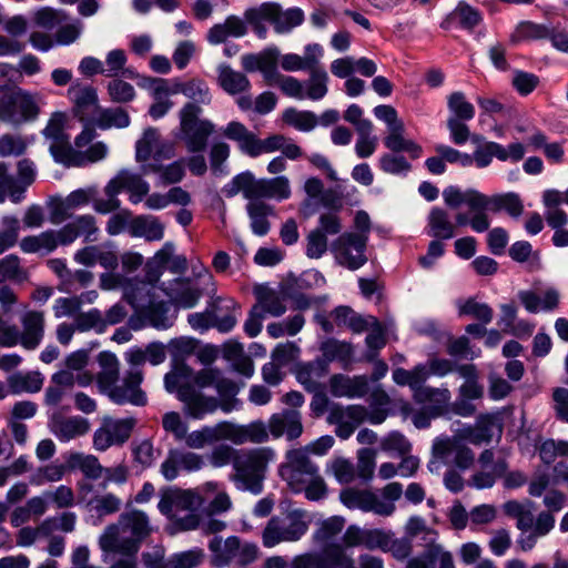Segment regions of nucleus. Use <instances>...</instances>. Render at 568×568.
<instances>
[{
  "label": "nucleus",
  "instance_id": "1",
  "mask_svg": "<svg viewBox=\"0 0 568 568\" xmlns=\"http://www.w3.org/2000/svg\"><path fill=\"white\" fill-rule=\"evenodd\" d=\"M150 532L151 526L146 514L133 509L122 513L118 523L105 527L99 538V545L105 552L132 555L138 551L141 540Z\"/></svg>",
  "mask_w": 568,
  "mask_h": 568
},
{
  "label": "nucleus",
  "instance_id": "2",
  "mask_svg": "<svg viewBox=\"0 0 568 568\" xmlns=\"http://www.w3.org/2000/svg\"><path fill=\"white\" fill-rule=\"evenodd\" d=\"M98 359L101 366V371L98 373V384L102 392H105L118 404L130 402L134 405H143L145 403L144 394L139 387L142 382L140 371L129 372L123 385L115 386L120 374L116 356L109 352H102Z\"/></svg>",
  "mask_w": 568,
  "mask_h": 568
},
{
  "label": "nucleus",
  "instance_id": "3",
  "mask_svg": "<svg viewBox=\"0 0 568 568\" xmlns=\"http://www.w3.org/2000/svg\"><path fill=\"white\" fill-rule=\"evenodd\" d=\"M223 192L227 197L242 194L246 200L277 199L286 200L291 196L290 180L284 176L273 179H256L255 175L245 171L235 175L224 187Z\"/></svg>",
  "mask_w": 568,
  "mask_h": 568
},
{
  "label": "nucleus",
  "instance_id": "4",
  "mask_svg": "<svg viewBox=\"0 0 568 568\" xmlns=\"http://www.w3.org/2000/svg\"><path fill=\"white\" fill-rule=\"evenodd\" d=\"M272 455V450L267 448L253 449L235 455L233 459L235 469L233 480L243 489L260 493L264 471Z\"/></svg>",
  "mask_w": 568,
  "mask_h": 568
},
{
  "label": "nucleus",
  "instance_id": "5",
  "mask_svg": "<svg viewBox=\"0 0 568 568\" xmlns=\"http://www.w3.org/2000/svg\"><path fill=\"white\" fill-rule=\"evenodd\" d=\"M201 114L193 105H183L179 112L181 140L192 153L205 150L209 138L215 131V125L210 120L201 119Z\"/></svg>",
  "mask_w": 568,
  "mask_h": 568
},
{
  "label": "nucleus",
  "instance_id": "6",
  "mask_svg": "<svg viewBox=\"0 0 568 568\" xmlns=\"http://www.w3.org/2000/svg\"><path fill=\"white\" fill-rule=\"evenodd\" d=\"M307 530L304 514L300 510L287 513L284 517H273L263 530V544L274 547L283 541H296Z\"/></svg>",
  "mask_w": 568,
  "mask_h": 568
},
{
  "label": "nucleus",
  "instance_id": "7",
  "mask_svg": "<svg viewBox=\"0 0 568 568\" xmlns=\"http://www.w3.org/2000/svg\"><path fill=\"white\" fill-rule=\"evenodd\" d=\"M368 236L345 232L332 242L331 251L337 264L348 270H357L367 262L365 250Z\"/></svg>",
  "mask_w": 568,
  "mask_h": 568
},
{
  "label": "nucleus",
  "instance_id": "8",
  "mask_svg": "<svg viewBox=\"0 0 568 568\" xmlns=\"http://www.w3.org/2000/svg\"><path fill=\"white\" fill-rule=\"evenodd\" d=\"M318 473V467L307 456L305 449H291L286 453V462L281 466L280 474L294 491H302L307 481Z\"/></svg>",
  "mask_w": 568,
  "mask_h": 568
},
{
  "label": "nucleus",
  "instance_id": "9",
  "mask_svg": "<svg viewBox=\"0 0 568 568\" xmlns=\"http://www.w3.org/2000/svg\"><path fill=\"white\" fill-rule=\"evenodd\" d=\"M134 425L133 418L113 419L104 416L100 427L93 434L94 449L104 452L113 445H122L129 439Z\"/></svg>",
  "mask_w": 568,
  "mask_h": 568
},
{
  "label": "nucleus",
  "instance_id": "10",
  "mask_svg": "<svg viewBox=\"0 0 568 568\" xmlns=\"http://www.w3.org/2000/svg\"><path fill=\"white\" fill-rule=\"evenodd\" d=\"M339 498L347 508L373 511L383 517L392 516L396 509L395 504L382 500V498L369 490L346 488L341 491Z\"/></svg>",
  "mask_w": 568,
  "mask_h": 568
},
{
  "label": "nucleus",
  "instance_id": "11",
  "mask_svg": "<svg viewBox=\"0 0 568 568\" xmlns=\"http://www.w3.org/2000/svg\"><path fill=\"white\" fill-rule=\"evenodd\" d=\"M139 79V87L148 90L153 99V103L149 109L150 115L153 119L164 116L173 106L170 97L176 93L174 91V82L170 84L166 79L152 77H140Z\"/></svg>",
  "mask_w": 568,
  "mask_h": 568
},
{
  "label": "nucleus",
  "instance_id": "12",
  "mask_svg": "<svg viewBox=\"0 0 568 568\" xmlns=\"http://www.w3.org/2000/svg\"><path fill=\"white\" fill-rule=\"evenodd\" d=\"M202 503V497L193 490L170 488L162 491L158 507L163 515L173 519L180 511H195Z\"/></svg>",
  "mask_w": 568,
  "mask_h": 568
},
{
  "label": "nucleus",
  "instance_id": "13",
  "mask_svg": "<svg viewBox=\"0 0 568 568\" xmlns=\"http://www.w3.org/2000/svg\"><path fill=\"white\" fill-rule=\"evenodd\" d=\"M368 410L362 405H349L342 407L335 405L331 408L327 422L336 425V435L342 439H347L363 422L366 420Z\"/></svg>",
  "mask_w": 568,
  "mask_h": 568
},
{
  "label": "nucleus",
  "instance_id": "14",
  "mask_svg": "<svg viewBox=\"0 0 568 568\" xmlns=\"http://www.w3.org/2000/svg\"><path fill=\"white\" fill-rule=\"evenodd\" d=\"M405 568H455L453 554L436 538H425L424 550L409 558Z\"/></svg>",
  "mask_w": 568,
  "mask_h": 568
},
{
  "label": "nucleus",
  "instance_id": "15",
  "mask_svg": "<svg viewBox=\"0 0 568 568\" xmlns=\"http://www.w3.org/2000/svg\"><path fill=\"white\" fill-rule=\"evenodd\" d=\"M179 399L183 403V412L191 418L201 419L206 414L219 408V399L206 396L194 385H182L179 388Z\"/></svg>",
  "mask_w": 568,
  "mask_h": 568
},
{
  "label": "nucleus",
  "instance_id": "16",
  "mask_svg": "<svg viewBox=\"0 0 568 568\" xmlns=\"http://www.w3.org/2000/svg\"><path fill=\"white\" fill-rule=\"evenodd\" d=\"M122 190L130 193V200L132 203H139L149 193V184L141 178V175L128 170H121L108 182L104 187V193L118 195Z\"/></svg>",
  "mask_w": 568,
  "mask_h": 568
},
{
  "label": "nucleus",
  "instance_id": "17",
  "mask_svg": "<svg viewBox=\"0 0 568 568\" xmlns=\"http://www.w3.org/2000/svg\"><path fill=\"white\" fill-rule=\"evenodd\" d=\"M19 344L26 349H36L43 339L45 318L41 311H27L20 317Z\"/></svg>",
  "mask_w": 568,
  "mask_h": 568
},
{
  "label": "nucleus",
  "instance_id": "18",
  "mask_svg": "<svg viewBox=\"0 0 568 568\" xmlns=\"http://www.w3.org/2000/svg\"><path fill=\"white\" fill-rule=\"evenodd\" d=\"M90 422L81 416L54 415L51 422L52 433L61 440L69 442L90 432Z\"/></svg>",
  "mask_w": 568,
  "mask_h": 568
},
{
  "label": "nucleus",
  "instance_id": "19",
  "mask_svg": "<svg viewBox=\"0 0 568 568\" xmlns=\"http://www.w3.org/2000/svg\"><path fill=\"white\" fill-rule=\"evenodd\" d=\"M68 95L73 102V113L84 121L87 116L98 112V93L90 85L73 84L68 90Z\"/></svg>",
  "mask_w": 568,
  "mask_h": 568
},
{
  "label": "nucleus",
  "instance_id": "20",
  "mask_svg": "<svg viewBox=\"0 0 568 568\" xmlns=\"http://www.w3.org/2000/svg\"><path fill=\"white\" fill-rule=\"evenodd\" d=\"M174 91L183 94L189 100L184 105L196 106L199 113H202L203 106L209 105L212 101L209 85L200 79L174 81Z\"/></svg>",
  "mask_w": 568,
  "mask_h": 568
},
{
  "label": "nucleus",
  "instance_id": "21",
  "mask_svg": "<svg viewBox=\"0 0 568 568\" xmlns=\"http://www.w3.org/2000/svg\"><path fill=\"white\" fill-rule=\"evenodd\" d=\"M268 428L274 437L286 434L288 439H295L303 433L301 414L294 409H285L270 418Z\"/></svg>",
  "mask_w": 568,
  "mask_h": 568
},
{
  "label": "nucleus",
  "instance_id": "22",
  "mask_svg": "<svg viewBox=\"0 0 568 568\" xmlns=\"http://www.w3.org/2000/svg\"><path fill=\"white\" fill-rule=\"evenodd\" d=\"M225 423V439L236 445L246 442L263 443L268 438V433L262 422L252 423L245 426L236 425L230 422Z\"/></svg>",
  "mask_w": 568,
  "mask_h": 568
},
{
  "label": "nucleus",
  "instance_id": "23",
  "mask_svg": "<svg viewBox=\"0 0 568 568\" xmlns=\"http://www.w3.org/2000/svg\"><path fill=\"white\" fill-rule=\"evenodd\" d=\"M329 387L335 397H363L368 390V379L364 375L349 377L337 374L331 377Z\"/></svg>",
  "mask_w": 568,
  "mask_h": 568
},
{
  "label": "nucleus",
  "instance_id": "24",
  "mask_svg": "<svg viewBox=\"0 0 568 568\" xmlns=\"http://www.w3.org/2000/svg\"><path fill=\"white\" fill-rule=\"evenodd\" d=\"M240 548V539L235 536H231L226 539H222L220 537L213 538L209 544V549L212 552V566L221 568L229 565L239 554Z\"/></svg>",
  "mask_w": 568,
  "mask_h": 568
},
{
  "label": "nucleus",
  "instance_id": "25",
  "mask_svg": "<svg viewBox=\"0 0 568 568\" xmlns=\"http://www.w3.org/2000/svg\"><path fill=\"white\" fill-rule=\"evenodd\" d=\"M164 291L174 305L183 308L195 306L202 296V291L192 286L187 280H175Z\"/></svg>",
  "mask_w": 568,
  "mask_h": 568
},
{
  "label": "nucleus",
  "instance_id": "26",
  "mask_svg": "<svg viewBox=\"0 0 568 568\" xmlns=\"http://www.w3.org/2000/svg\"><path fill=\"white\" fill-rule=\"evenodd\" d=\"M321 47L311 44L305 48V55L301 57L295 53H287L280 57V64L284 71L295 72L300 70H311L318 65Z\"/></svg>",
  "mask_w": 568,
  "mask_h": 568
},
{
  "label": "nucleus",
  "instance_id": "27",
  "mask_svg": "<svg viewBox=\"0 0 568 568\" xmlns=\"http://www.w3.org/2000/svg\"><path fill=\"white\" fill-rule=\"evenodd\" d=\"M256 296V304L254 305L264 316L270 314L274 317L282 316L286 312L284 300L274 290L265 286L257 285L254 287Z\"/></svg>",
  "mask_w": 568,
  "mask_h": 568
},
{
  "label": "nucleus",
  "instance_id": "28",
  "mask_svg": "<svg viewBox=\"0 0 568 568\" xmlns=\"http://www.w3.org/2000/svg\"><path fill=\"white\" fill-rule=\"evenodd\" d=\"M164 224L152 215H139L130 221L132 236L144 237L146 241H160L164 236Z\"/></svg>",
  "mask_w": 568,
  "mask_h": 568
},
{
  "label": "nucleus",
  "instance_id": "29",
  "mask_svg": "<svg viewBox=\"0 0 568 568\" xmlns=\"http://www.w3.org/2000/svg\"><path fill=\"white\" fill-rule=\"evenodd\" d=\"M75 260L85 266H91L95 263L101 264L106 270H114L118 266L115 253L99 246H88L80 250L75 254Z\"/></svg>",
  "mask_w": 568,
  "mask_h": 568
},
{
  "label": "nucleus",
  "instance_id": "30",
  "mask_svg": "<svg viewBox=\"0 0 568 568\" xmlns=\"http://www.w3.org/2000/svg\"><path fill=\"white\" fill-rule=\"evenodd\" d=\"M190 448L201 449L207 444L225 439V423H219L214 426H206L200 430H194L183 438Z\"/></svg>",
  "mask_w": 568,
  "mask_h": 568
},
{
  "label": "nucleus",
  "instance_id": "31",
  "mask_svg": "<svg viewBox=\"0 0 568 568\" xmlns=\"http://www.w3.org/2000/svg\"><path fill=\"white\" fill-rule=\"evenodd\" d=\"M458 440L456 438H436L432 446V458L428 469L438 473L443 465H450V457L454 455Z\"/></svg>",
  "mask_w": 568,
  "mask_h": 568
},
{
  "label": "nucleus",
  "instance_id": "32",
  "mask_svg": "<svg viewBox=\"0 0 568 568\" xmlns=\"http://www.w3.org/2000/svg\"><path fill=\"white\" fill-rule=\"evenodd\" d=\"M247 214L251 219L252 231L256 235H265L270 230L267 216L273 214V206L258 200H247Z\"/></svg>",
  "mask_w": 568,
  "mask_h": 568
},
{
  "label": "nucleus",
  "instance_id": "33",
  "mask_svg": "<svg viewBox=\"0 0 568 568\" xmlns=\"http://www.w3.org/2000/svg\"><path fill=\"white\" fill-rule=\"evenodd\" d=\"M266 7L273 8L271 22L278 33L288 32L303 22L304 14L301 9H290L283 12L277 3H266Z\"/></svg>",
  "mask_w": 568,
  "mask_h": 568
},
{
  "label": "nucleus",
  "instance_id": "34",
  "mask_svg": "<svg viewBox=\"0 0 568 568\" xmlns=\"http://www.w3.org/2000/svg\"><path fill=\"white\" fill-rule=\"evenodd\" d=\"M68 465L72 469H80L84 476L91 479H99L103 476L104 467L94 455H84L81 453L71 454Z\"/></svg>",
  "mask_w": 568,
  "mask_h": 568
},
{
  "label": "nucleus",
  "instance_id": "35",
  "mask_svg": "<svg viewBox=\"0 0 568 568\" xmlns=\"http://www.w3.org/2000/svg\"><path fill=\"white\" fill-rule=\"evenodd\" d=\"M125 52L120 49L111 50L105 57L104 75L111 78L123 75L130 79H139L140 75L134 71L125 68Z\"/></svg>",
  "mask_w": 568,
  "mask_h": 568
},
{
  "label": "nucleus",
  "instance_id": "36",
  "mask_svg": "<svg viewBox=\"0 0 568 568\" xmlns=\"http://www.w3.org/2000/svg\"><path fill=\"white\" fill-rule=\"evenodd\" d=\"M219 83L230 94H239L250 87L246 75L234 71L227 65L220 67Z\"/></svg>",
  "mask_w": 568,
  "mask_h": 568
},
{
  "label": "nucleus",
  "instance_id": "37",
  "mask_svg": "<svg viewBox=\"0 0 568 568\" xmlns=\"http://www.w3.org/2000/svg\"><path fill=\"white\" fill-rule=\"evenodd\" d=\"M149 286L144 281L136 278L125 280L123 284L124 298L135 308L142 310L149 301Z\"/></svg>",
  "mask_w": 568,
  "mask_h": 568
},
{
  "label": "nucleus",
  "instance_id": "38",
  "mask_svg": "<svg viewBox=\"0 0 568 568\" xmlns=\"http://www.w3.org/2000/svg\"><path fill=\"white\" fill-rule=\"evenodd\" d=\"M89 509L99 518L118 513L122 506V499L112 493L94 495L87 504Z\"/></svg>",
  "mask_w": 568,
  "mask_h": 568
},
{
  "label": "nucleus",
  "instance_id": "39",
  "mask_svg": "<svg viewBox=\"0 0 568 568\" xmlns=\"http://www.w3.org/2000/svg\"><path fill=\"white\" fill-rule=\"evenodd\" d=\"M24 193V187L18 184L17 180L9 174V168L6 163L0 162V203L4 202L7 196L13 203H19Z\"/></svg>",
  "mask_w": 568,
  "mask_h": 568
},
{
  "label": "nucleus",
  "instance_id": "40",
  "mask_svg": "<svg viewBox=\"0 0 568 568\" xmlns=\"http://www.w3.org/2000/svg\"><path fill=\"white\" fill-rule=\"evenodd\" d=\"M43 378L38 372L27 374H13L9 377L8 384L12 393H36L42 387Z\"/></svg>",
  "mask_w": 568,
  "mask_h": 568
},
{
  "label": "nucleus",
  "instance_id": "41",
  "mask_svg": "<svg viewBox=\"0 0 568 568\" xmlns=\"http://www.w3.org/2000/svg\"><path fill=\"white\" fill-rule=\"evenodd\" d=\"M50 152L58 162L68 166H81L84 164V158L71 146L68 138L51 142Z\"/></svg>",
  "mask_w": 568,
  "mask_h": 568
},
{
  "label": "nucleus",
  "instance_id": "42",
  "mask_svg": "<svg viewBox=\"0 0 568 568\" xmlns=\"http://www.w3.org/2000/svg\"><path fill=\"white\" fill-rule=\"evenodd\" d=\"M429 227L430 234L438 239H452L455 234V226L449 221L448 214L438 207H435L429 213Z\"/></svg>",
  "mask_w": 568,
  "mask_h": 568
},
{
  "label": "nucleus",
  "instance_id": "43",
  "mask_svg": "<svg viewBox=\"0 0 568 568\" xmlns=\"http://www.w3.org/2000/svg\"><path fill=\"white\" fill-rule=\"evenodd\" d=\"M54 236L55 231H47L39 235L27 236L21 240L20 247L26 253H49L55 248Z\"/></svg>",
  "mask_w": 568,
  "mask_h": 568
},
{
  "label": "nucleus",
  "instance_id": "44",
  "mask_svg": "<svg viewBox=\"0 0 568 568\" xmlns=\"http://www.w3.org/2000/svg\"><path fill=\"white\" fill-rule=\"evenodd\" d=\"M95 124L101 129L126 128L130 124V116L122 108H110L98 110Z\"/></svg>",
  "mask_w": 568,
  "mask_h": 568
},
{
  "label": "nucleus",
  "instance_id": "45",
  "mask_svg": "<svg viewBox=\"0 0 568 568\" xmlns=\"http://www.w3.org/2000/svg\"><path fill=\"white\" fill-rule=\"evenodd\" d=\"M333 316L337 325L347 326L355 333H361L367 329L371 325V317L365 320L347 306L337 307L333 312Z\"/></svg>",
  "mask_w": 568,
  "mask_h": 568
},
{
  "label": "nucleus",
  "instance_id": "46",
  "mask_svg": "<svg viewBox=\"0 0 568 568\" xmlns=\"http://www.w3.org/2000/svg\"><path fill=\"white\" fill-rule=\"evenodd\" d=\"M223 135L230 140L236 141L240 149L247 155L251 154L255 135L250 132L242 123L232 121L223 130Z\"/></svg>",
  "mask_w": 568,
  "mask_h": 568
},
{
  "label": "nucleus",
  "instance_id": "47",
  "mask_svg": "<svg viewBox=\"0 0 568 568\" xmlns=\"http://www.w3.org/2000/svg\"><path fill=\"white\" fill-rule=\"evenodd\" d=\"M328 75L325 70L313 67L310 70V78L306 82V91L304 97L311 100H320L327 93Z\"/></svg>",
  "mask_w": 568,
  "mask_h": 568
},
{
  "label": "nucleus",
  "instance_id": "48",
  "mask_svg": "<svg viewBox=\"0 0 568 568\" xmlns=\"http://www.w3.org/2000/svg\"><path fill=\"white\" fill-rule=\"evenodd\" d=\"M282 120L300 131H311L317 124V116L311 111H300L290 108L283 112Z\"/></svg>",
  "mask_w": 568,
  "mask_h": 568
},
{
  "label": "nucleus",
  "instance_id": "49",
  "mask_svg": "<svg viewBox=\"0 0 568 568\" xmlns=\"http://www.w3.org/2000/svg\"><path fill=\"white\" fill-rule=\"evenodd\" d=\"M494 419L490 416H480L477 419L475 428H467L463 432V438L468 439L474 445L489 443L493 438L491 426Z\"/></svg>",
  "mask_w": 568,
  "mask_h": 568
},
{
  "label": "nucleus",
  "instance_id": "50",
  "mask_svg": "<svg viewBox=\"0 0 568 568\" xmlns=\"http://www.w3.org/2000/svg\"><path fill=\"white\" fill-rule=\"evenodd\" d=\"M506 515L517 519V528L527 531L532 528L535 517L531 509L518 501L510 500L504 505Z\"/></svg>",
  "mask_w": 568,
  "mask_h": 568
},
{
  "label": "nucleus",
  "instance_id": "51",
  "mask_svg": "<svg viewBox=\"0 0 568 568\" xmlns=\"http://www.w3.org/2000/svg\"><path fill=\"white\" fill-rule=\"evenodd\" d=\"M493 211L498 212L505 210L511 217H519L524 212V204L519 195L516 193H506L494 195L491 197Z\"/></svg>",
  "mask_w": 568,
  "mask_h": 568
},
{
  "label": "nucleus",
  "instance_id": "52",
  "mask_svg": "<svg viewBox=\"0 0 568 568\" xmlns=\"http://www.w3.org/2000/svg\"><path fill=\"white\" fill-rule=\"evenodd\" d=\"M160 133L154 128L146 129L141 139L138 140L135 149H136V160L139 162L148 161L154 153L156 145H159Z\"/></svg>",
  "mask_w": 568,
  "mask_h": 568
},
{
  "label": "nucleus",
  "instance_id": "53",
  "mask_svg": "<svg viewBox=\"0 0 568 568\" xmlns=\"http://www.w3.org/2000/svg\"><path fill=\"white\" fill-rule=\"evenodd\" d=\"M493 156H496L500 161L508 160L506 149L496 142H487L474 152V160L478 168L489 165Z\"/></svg>",
  "mask_w": 568,
  "mask_h": 568
},
{
  "label": "nucleus",
  "instance_id": "54",
  "mask_svg": "<svg viewBox=\"0 0 568 568\" xmlns=\"http://www.w3.org/2000/svg\"><path fill=\"white\" fill-rule=\"evenodd\" d=\"M215 388L221 396V400H219V407H221L224 412H231L237 403V399L234 398L239 392V386L229 378H222L219 376Z\"/></svg>",
  "mask_w": 568,
  "mask_h": 568
},
{
  "label": "nucleus",
  "instance_id": "55",
  "mask_svg": "<svg viewBox=\"0 0 568 568\" xmlns=\"http://www.w3.org/2000/svg\"><path fill=\"white\" fill-rule=\"evenodd\" d=\"M510 257L518 262H530L531 268H540V255L532 251V246L527 241L515 242L509 248Z\"/></svg>",
  "mask_w": 568,
  "mask_h": 568
},
{
  "label": "nucleus",
  "instance_id": "56",
  "mask_svg": "<svg viewBox=\"0 0 568 568\" xmlns=\"http://www.w3.org/2000/svg\"><path fill=\"white\" fill-rule=\"evenodd\" d=\"M281 53L276 48H270L258 54V70L263 73L265 80L270 84L274 79L278 78V71L276 68L277 61H280Z\"/></svg>",
  "mask_w": 568,
  "mask_h": 568
},
{
  "label": "nucleus",
  "instance_id": "57",
  "mask_svg": "<svg viewBox=\"0 0 568 568\" xmlns=\"http://www.w3.org/2000/svg\"><path fill=\"white\" fill-rule=\"evenodd\" d=\"M372 123H361L355 151L362 159L368 158L375 152L377 138L372 135Z\"/></svg>",
  "mask_w": 568,
  "mask_h": 568
},
{
  "label": "nucleus",
  "instance_id": "58",
  "mask_svg": "<svg viewBox=\"0 0 568 568\" xmlns=\"http://www.w3.org/2000/svg\"><path fill=\"white\" fill-rule=\"evenodd\" d=\"M149 171L160 173L164 183L174 184L180 182L184 176V160L175 161L166 166L150 164L144 169V172Z\"/></svg>",
  "mask_w": 568,
  "mask_h": 568
},
{
  "label": "nucleus",
  "instance_id": "59",
  "mask_svg": "<svg viewBox=\"0 0 568 568\" xmlns=\"http://www.w3.org/2000/svg\"><path fill=\"white\" fill-rule=\"evenodd\" d=\"M272 10V7H266V3H263L261 7L250 9L245 12L246 21L253 27L260 38H264L266 36L267 29L263 23V20L271 22V18H273Z\"/></svg>",
  "mask_w": 568,
  "mask_h": 568
},
{
  "label": "nucleus",
  "instance_id": "60",
  "mask_svg": "<svg viewBox=\"0 0 568 568\" xmlns=\"http://www.w3.org/2000/svg\"><path fill=\"white\" fill-rule=\"evenodd\" d=\"M450 17L457 20L459 24L465 29H473L481 21L480 13L464 1L457 4V7L450 13Z\"/></svg>",
  "mask_w": 568,
  "mask_h": 568
},
{
  "label": "nucleus",
  "instance_id": "61",
  "mask_svg": "<svg viewBox=\"0 0 568 568\" xmlns=\"http://www.w3.org/2000/svg\"><path fill=\"white\" fill-rule=\"evenodd\" d=\"M108 93L113 102L128 103L135 98V90L132 84L116 77L108 83Z\"/></svg>",
  "mask_w": 568,
  "mask_h": 568
},
{
  "label": "nucleus",
  "instance_id": "62",
  "mask_svg": "<svg viewBox=\"0 0 568 568\" xmlns=\"http://www.w3.org/2000/svg\"><path fill=\"white\" fill-rule=\"evenodd\" d=\"M192 376V369L185 364L176 365L171 372H169L164 377V385L168 392H176L179 394V388L182 385H191L189 383L190 377Z\"/></svg>",
  "mask_w": 568,
  "mask_h": 568
},
{
  "label": "nucleus",
  "instance_id": "63",
  "mask_svg": "<svg viewBox=\"0 0 568 568\" xmlns=\"http://www.w3.org/2000/svg\"><path fill=\"white\" fill-rule=\"evenodd\" d=\"M448 108L458 120H470L475 113L474 106L466 100L463 92H453L448 97Z\"/></svg>",
  "mask_w": 568,
  "mask_h": 568
},
{
  "label": "nucleus",
  "instance_id": "64",
  "mask_svg": "<svg viewBox=\"0 0 568 568\" xmlns=\"http://www.w3.org/2000/svg\"><path fill=\"white\" fill-rule=\"evenodd\" d=\"M26 271L20 266L17 255H8L0 260V280L24 281Z\"/></svg>",
  "mask_w": 568,
  "mask_h": 568
}]
</instances>
